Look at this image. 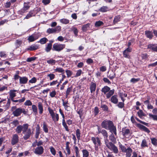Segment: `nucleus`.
Wrapping results in <instances>:
<instances>
[{"mask_svg":"<svg viewBox=\"0 0 157 157\" xmlns=\"http://www.w3.org/2000/svg\"><path fill=\"white\" fill-rule=\"evenodd\" d=\"M101 91L106 95V99L109 98L114 93V89L110 90V88L107 86H105L101 89Z\"/></svg>","mask_w":157,"mask_h":157,"instance_id":"nucleus-1","label":"nucleus"},{"mask_svg":"<svg viewBox=\"0 0 157 157\" xmlns=\"http://www.w3.org/2000/svg\"><path fill=\"white\" fill-rule=\"evenodd\" d=\"M23 133L25 134L23 136L24 139L26 140L29 139L31 135V129L30 128L28 129L29 125L28 124H23Z\"/></svg>","mask_w":157,"mask_h":157,"instance_id":"nucleus-2","label":"nucleus"},{"mask_svg":"<svg viewBox=\"0 0 157 157\" xmlns=\"http://www.w3.org/2000/svg\"><path fill=\"white\" fill-rule=\"evenodd\" d=\"M91 140L94 145L95 150L98 151L102 145L101 140L98 136L92 137Z\"/></svg>","mask_w":157,"mask_h":157,"instance_id":"nucleus-3","label":"nucleus"},{"mask_svg":"<svg viewBox=\"0 0 157 157\" xmlns=\"http://www.w3.org/2000/svg\"><path fill=\"white\" fill-rule=\"evenodd\" d=\"M130 120L132 123L135 124L136 126L140 130L146 132L147 133H149L150 132V130L146 127L141 124L137 123L134 119L133 116H132L131 117Z\"/></svg>","mask_w":157,"mask_h":157,"instance_id":"nucleus-4","label":"nucleus"},{"mask_svg":"<svg viewBox=\"0 0 157 157\" xmlns=\"http://www.w3.org/2000/svg\"><path fill=\"white\" fill-rule=\"evenodd\" d=\"M107 142H105V145L108 148L115 154H117L118 152V150L117 147L115 146L114 144L111 142H109V140H107Z\"/></svg>","mask_w":157,"mask_h":157,"instance_id":"nucleus-5","label":"nucleus"},{"mask_svg":"<svg viewBox=\"0 0 157 157\" xmlns=\"http://www.w3.org/2000/svg\"><path fill=\"white\" fill-rule=\"evenodd\" d=\"M97 126H98V132L97 133L98 134L101 133L104 139L105 143V142H107V141L106 140H108V132L105 129H102V128L100 127L98 125H97Z\"/></svg>","mask_w":157,"mask_h":157,"instance_id":"nucleus-6","label":"nucleus"},{"mask_svg":"<svg viewBox=\"0 0 157 157\" xmlns=\"http://www.w3.org/2000/svg\"><path fill=\"white\" fill-rule=\"evenodd\" d=\"M48 109L53 121L55 122L58 121L59 119V114L56 113L55 114L53 110L50 106L48 107Z\"/></svg>","mask_w":157,"mask_h":157,"instance_id":"nucleus-7","label":"nucleus"},{"mask_svg":"<svg viewBox=\"0 0 157 157\" xmlns=\"http://www.w3.org/2000/svg\"><path fill=\"white\" fill-rule=\"evenodd\" d=\"M11 110L14 117H18L21 114V107L17 108L16 106H13L11 108Z\"/></svg>","mask_w":157,"mask_h":157,"instance_id":"nucleus-8","label":"nucleus"},{"mask_svg":"<svg viewBox=\"0 0 157 157\" xmlns=\"http://www.w3.org/2000/svg\"><path fill=\"white\" fill-rule=\"evenodd\" d=\"M65 47V44H61L58 43H55L53 45L52 50L58 52L63 50Z\"/></svg>","mask_w":157,"mask_h":157,"instance_id":"nucleus-9","label":"nucleus"},{"mask_svg":"<svg viewBox=\"0 0 157 157\" xmlns=\"http://www.w3.org/2000/svg\"><path fill=\"white\" fill-rule=\"evenodd\" d=\"M113 124V122L109 120H104L101 123V126L102 128L107 129Z\"/></svg>","mask_w":157,"mask_h":157,"instance_id":"nucleus-10","label":"nucleus"},{"mask_svg":"<svg viewBox=\"0 0 157 157\" xmlns=\"http://www.w3.org/2000/svg\"><path fill=\"white\" fill-rule=\"evenodd\" d=\"M29 2H24L23 7L21 10V13H25L26 12V10H28L29 9L30 7V6L29 5Z\"/></svg>","mask_w":157,"mask_h":157,"instance_id":"nucleus-11","label":"nucleus"},{"mask_svg":"<svg viewBox=\"0 0 157 157\" xmlns=\"http://www.w3.org/2000/svg\"><path fill=\"white\" fill-rule=\"evenodd\" d=\"M19 141V136L17 134H14L11 140V144L14 145L18 143Z\"/></svg>","mask_w":157,"mask_h":157,"instance_id":"nucleus-12","label":"nucleus"},{"mask_svg":"<svg viewBox=\"0 0 157 157\" xmlns=\"http://www.w3.org/2000/svg\"><path fill=\"white\" fill-rule=\"evenodd\" d=\"M44 151V149L43 147L40 146L36 148L34 152L36 154L41 155L42 154Z\"/></svg>","mask_w":157,"mask_h":157,"instance_id":"nucleus-13","label":"nucleus"},{"mask_svg":"<svg viewBox=\"0 0 157 157\" xmlns=\"http://www.w3.org/2000/svg\"><path fill=\"white\" fill-rule=\"evenodd\" d=\"M107 130L109 131L111 134H113L116 136H117V132L116 128L114 125V124L110 127Z\"/></svg>","mask_w":157,"mask_h":157,"instance_id":"nucleus-14","label":"nucleus"},{"mask_svg":"<svg viewBox=\"0 0 157 157\" xmlns=\"http://www.w3.org/2000/svg\"><path fill=\"white\" fill-rule=\"evenodd\" d=\"M152 112L155 115L149 113V115L150 117L152 118L154 120L157 121V108H155L154 109L152 110Z\"/></svg>","mask_w":157,"mask_h":157,"instance_id":"nucleus-15","label":"nucleus"},{"mask_svg":"<svg viewBox=\"0 0 157 157\" xmlns=\"http://www.w3.org/2000/svg\"><path fill=\"white\" fill-rule=\"evenodd\" d=\"M36 14L35 11L34 10H31L26 15L24 19H29L32 17L35 16Z\"/></svg>","mask_w":157,"mask_h":157,"instance_id":"nucleus-16","label":"nucleus"},{"mask_svg":"<svg viewBox=\"0 0 157 157\" xmlns=\"http://www.w3.org/2000/svg\"><path fill=\"white\" fill-rule=\"evenodd\" d=\"M39 48V46L36 44H33L29 47L26 49L27 51H33L36 50Z\"/></svg>","mask_w":157,"mask_h":157,"instance_id":"nucleus-17","label":"nucleus"},{"mask_svg":"<svg viewBox=\"0 0 157 157\" xmlns=\"http://www.w3.org/2000/svg\"><path fill=\"white\" fill-rule=\"evenodd\" d=\"M28 79L26 76L21 77L19 79L20 84H26L27 83Z\"/></svg>","mask_w":157,"mask_h":157,"instance_id":"nucleus-18","label":"nucleus"},{"mask_svg":"<svg viewBox=\"0 0 157 157\" xmlns=\"http://www.w3.org/2000/svg\"><path fill=\"white\" fill-rule=\"evenodd\" d=\"M145 34L147 37L150 40L152 39L154 36L152 32L148 30L145 31Z\"/></svg>","mask_w":157,"mask_h":157,"instance_id":"nucleus-19","label":"nucleus"},{"mask_svg":"<svg viewBox=\"0 0 157 157\" xmlns=\"http://www.w3.org/2000/svg\"><path fill=\"white\" fill-rule=\"evenodd\" d=\"M110 101L113 103L114 104H117V103L118 101V99L117 98V95H112Z\"/></svg>","mask_w":157,"mask_h":157,"instance_id":"nucleus-20","label":"nucleus"},{"mask_svg":"<svg viewBox=\"0 0 157 157\" xmlns=\"http://www.w3.org/2000/svg\"><path fill=\"white\" fill-rule=\"evenodd\" d=\"M147 48L151 49L153 51L157 52V46L155 44H150L147 45Z\"/></svg>","mask_w":157,"mask_h":157,"instance_id":"nucleus-21","label":"nucleus"},{"mask_svg":"<svg viewBox=\"0 0 157 157\" xmlns=\"http://www.w3.org/2000/svg\"><path fill=\"white\" fill-rule=\"evenodd\" d=\"M96 84L95 83L91 82L90 85V92L92 93L94 92L96 90Z\"/></svg>","mask_w":157,"mask_h":157,"instance_id":"nucleus-22","label":"nucleus"},{"mask_svg":"<svg viewBox=\"0 0 157 157\" xmlns=\"http://www.w3.org/2000/svg\"><path fill=\"white\" fill-rule=\"evenodd\" d=\"M52 46L50 44H47L45 45V47L44 49L45 51L46 52H50L51 50L52 49Z\"/></svg>","mask_w":157,"mask_h":157,"instance_id":"nucleus-23","label":"nucleus"},{"mask_svg":"<svg viewBox=\"0 0 157 157\" xmlns=\"http://www.w3.org/2000/svg\"><path fill=\"white\" fill-rule=\"evenodd\" d=\"M73 86H70L68 87L67 89L66 92V98H67L68 95L70 94V93L72 91Z\"/></svg>","mask_w":157,"mask_h":157,"instance_id":"nucleus-24","label":"nucleus"},{"mask_svg":"<svg viewBox=\"0 0 157 157\" xmlns=\"http://www.w3.org/2000/svg\"><path fill=\"white\" fill-rule=\"evenodd\" d=\"M17 91V90H10L9 94L10 99L13 98L16 96V94L15 92Z\"/></svg>","mask_w":157,"mask_h":157,"instance_id":"nucleus-25","label":"nucleus"},{"mask_svg":"<svg viewBox=\"0 0 157 157\" xmlns=\"http://www.w3.org/2000/svg\"><path fill=\"white\" fill-rule=\"evenodd\" d=\"M140 146L142 149L148 147L147 141L145 139H144L142 140Z\"/></svg>","mask_w":157,"mask_h":157,"instance_id":"nucleus-26","label":"nucleus"},{"mask_svg":"<svg viewBox=\"0 0 157 157\" xmlns=\"http://www.w3.org/2000/svg\"><path fill=\"white\" fill-rule=\"evenodd\" d=\"M122 133L124 136H126L130 133V131L128 129L126 128H123L122 131Z\"/></svg>","mask_w":157,"mask_h":157,"instance_id":"nucleus-27","label":"nucleus"},{"mask_svg":"<svg viewBox=\"0 0 157 157\" xmlns=\"http://www.w3.org/2000/svg\"><path fill=\"white\" fill-rule=\"evenodd\" d=\"M132 152V149L130 147H128L124 152L126 153V156L127 157H131V153Z\"/></svg>","mask_w":157,"mask_h":157,"instance_id":"nucleus-28","label":"nucleus"},{"mask_svg":"<svg viewBox=\"0 0 157 157\" xmlns=\"http://www.w3.org/2000/svg\"><path fill=\"white\" fill-rule=\"evenodd\" d=\"M40 133V127L39 125L38 124L36 127V134L35 135V137L36 139H38L39 138Z\"/></svg>","mask_w":157,"mask_h":157,"instance_id":"nucleus-29","label":"nucleus"},{"mask_svg":"<svg viewBox=\"0 0 157 157\" xmlns=\"http://www.w3.org/2000/svg\"><path fill=\"white\" fill-rule=\"evenodd\" d=\"M23 129V125H19L15 129V131L17 133H21Z\"/></svg>","mask_w":157,"mask_h":157,"instance_id":"nucleus-30","label":"nucleus"},{"mask_svg":"<svg viewBox=\"0 0 157 157\" xmlns=\"http://www.w3.org/2000/svg\"><path fill=\"white\" fill-rule=\"evenodd\" d=\"M90 25V23H87L83 25L82 27V29L83 32H86L88 29Z\"/></svg>","mask_w":157,"mask_h":157,"instance_id":"nucleus-31","label":"nucleus"},{"mask_svg":"<svg viewBox=\"0 0 157 157\" xmlns=\"http://www.w3.org/2000/svg\"><path fill=\"white\" fill-rule=\"evenodd\" d=\"M121 18V16L120 15L115 16L113 21V24L115 25L118 22L120 21Z\"/></svg>","mask_w":157,"mask_h":157,"instance_id":"nucleus-32","label":"nucleus"},{"mask_svg":"<svg viewBox=\"0 0 157 157\" xmlns=\"http://www.w3.org/2000/svg\"><path fill=\"white\" fill-rule=\"evenodd\" d=\"M38 108L39 110V113L40 114H41L43 113V104L41 102H39L38 103Z\"/></svg>","mask_w":157,"mask_h":157,"instance_id":"nucleus-33","label":"nucleus"},{"mask_svg":"<svg viewBox=\"0 0 157 157\" xmlns=\"http://www.w3.org/2000/svg\"><path fill=\"white\" fill-rule=\"evenodd\" d=\"M48 41V40L46 37H43L41 38L38 41V43H40L41 44H45L47 41Z\"/></svg>","mask_w":157,"mask_h":157,"instance_id":"nucleus-34","label":"nucleus"},{"mask_svg":"<svg viewBox=\"0 0 157 157\" xmlns=\"http://www.w3.org/2000/svg\"><path fill=\"white\" fill-rule=\"evenodd\" d=\"M62 101L63 102V105L64 106L65 109L67 110V109L69 107L68 105L69 104L68 101H64V100L62 99Z\"/></svg>","mask_w":157,"mask_h":157,"instance_id":"nucleus-35","label":"nucleus"},{"mask_svg":"<svg viewBox=\"0 0 157 157\" xmlns=\"http://www.w3.org/2000/svg\"><path fill=\"white\" fill-rule=\"evenodd\" d=\"M108 8L107 6H103L101 7L98 10V11L102 12H107L108 10Z\"/></svg>","mask_w":157,"mask_h":157,"instance_id":"nucleus-36","label":"nucleus"},{"mask_svg":"<svg viewBox=\"0 0 157 157\" xmlns=\"http://www.w3.org/2000/svg\"><path fill=\"white\" fill-rule=\"evenodd\" d=\"M54 71L56 72H57L59 73H61L62 74H64V70L61 67H57L56 69L54 70Z\"/></svg>","mask_w":157,"mask_h":157,"instance_id":"nucleus-37","label":"nucleus"},{"mask_svg":"<svg viewBox=\"0 0 157 157\" xmlns=\"http://www.w3.org/2000/svg\"><path fill=\"white\" fill-rule=\"evenodd\" d=\"M69 144L70 142H67L66 143V150L67 152V154L68 155H70L71 153V151L69 146Z\"/></svg>","mask_w":157,"mask_h":157,"instance_id":"nucleus-38","label":"nucleus"},{"mask_svg":"<svg viewBox=\"0 0 157 157\" xmlns=\"http://www.w3.org/2000/svg\"><path fill=\"white\" fill-rule=\"evenodd\" d=\"M76 135L78 142L80 140L81 137L80 131L79 129H78L76 130Z\"/></svg>","mask_w":157,"mask_h":157,"instance_id":"nucleus-39","label":"nucleus"},{"mask_svg":"<svg viewBox=\"0 0 157 157\" xmlns=\"http://www.w3.org/2000/svg\"><path fill=\"white\" fill-rule=\"evenodd\" d=\"M47 62L48 64H50L51 65H54L56 62L55 60L53 59H51L47 61Z\"/></svg>","mask_w":157,"mask_h":157,"instance_id":"nucleus-40","label":"nucleus"},{"mask_svg":"<svg viewBox=\"0 0 157 157\" xmlns=\"http://www.w3.org/2000/svg\"><path fill=\"white\" fill-rule=\"evenodd\" d=\"M137 113L138 116L142 118L143 116H145V114L144 113L143 111L141 109H139V111L137 112Z\"/></svg>","mask_w":157,"mask_h":157,"instance_id":"nucleus-41","label":"nucleus"},{"mask_svg":"<svg viewBox=\"0 0 157 157\" xmlns=\"http://www.w3.org/2000/svg\"><path fill=\"white\" fill-rule=\"evenodd\" d=\"M83 157H88L89 156V152L86 149H83L82 150Z\"/></svg>","mask_w":157,"mask_h":157,"instance_id":"nucleus-42","label":"nucleus"},{"mask_svg":"<svg viewBox=\"0 0 157 157\" xmlns=\"http://www.w3.org/2000/svg\"><path fill=\"white\" fill-rule=\"evenodd\" d=\"M118 144L119 148L121 149L122 152H124L125 151H126L127 149L120 142H118Z\"/></svg>","mask_w":157,"mask_h":157,"instance_id":"nucleus-43","label":"nucleus"},{"mask_svg":"<svg viewBox=\"0 0 157 157\" xmlns=\"http://www.w3.org/2000/svg\"><path fill=\"white\" fill-rule=\"evenodd\" d=\"M74 148L76 153V157H80V156L79 150L78 147L77 146H75Z\"/></svg>","mask_w":157,"mask_h":157,"instance_id":"nucleus-44","label":"nucleus"},{"mask_svg":"<svg viewBox=\"0 0 157 157\" xmlns=\"http://www.w3.org/2000/svg\"><path fill=\"white\" fill-rule=\"evenodd\" d=\"M43 130L45 133H48V129L47 127V126L45 122H44L43 124Z\"/></svg>","mask_w":157,"mask_h":157,"instance_id":"nucleus-45","label":"nucleus"},{"mask_svg":"<svg viewBox=\"0 0 157 157\" xmlns=\"http://www.w3.org/2000/svg\"><path fill=\"white\" fill-rule=\"evenodd\" d=\"M104 24L103 22L100 21L96 22L95 23L94 25L96 27H99Z\"/></svg>","mask_w":157,"mask_h":157,"instance_id":"nucleus-46","label":"nucleus"},{"mask_svg":"<svg viewBox=\"0 0 157 157\" xmlns=\"http://www.w3.org/2000/svg\"><path fill=\"white\" fill-rule=\"evenodd\" d=\"M101 107L103 111L108 112L109 111L108 107L106 105L101 104Z\"/></svg>","mask_w":157,"mask_h":157,"instance_id":"nucleus-47","label":"nucleus"},{"mask_svg":"<svg viewBox=\"0 0 157 157\" xmlns=\"http://www.w3.org/2000/svg\"><path fill=\"white\" fill-rule=\"evenodd\" d=\"M32 35L33 36V37H34V38L35 39V40L37 39L41 36L40 33H34Z\"/></svg>","mask_w":157,"mask_h":157,"instance_id":"nucleus-48","label":"nucleus"},{"mask_svg":"<svg viewBox=\"0 0 157 157\" xmlns=\"http://www.w3.org/2000/svg\"><path fill=\"white\" fill-rule=\"evenodd\" d=\"M47 33L48 34L56 33V30L55 29L49 28L47 30Z\"/></svg>","mask_w":157,"mask_h":157,"instance_id":"nucleus-49","label":"nucleus"},{"mask_svg":"<svg viewBox=\"0 0 157 157\" xmlns=\"http://www.w3.org/2000/svg\"><path fill=\"white\" fill-rule=\"evenodd\" d=\"M151 143L155 146H157V139L155 138H153L151 139Z\"/></svg>","mask_w":157,"mask_h":157,"instance_id":"nucleus-50","label":"nucleus"},{"mask_svg":"<svg viewBox=\"0 0 157 157\" xmlns=\"http://www.w3.org/2000/svg\"><path fill=\"white\" fill-rule=\"evenodd\" d=\"M27 40L29 42H33L36 40L34 39L33 36L32 34L31 35L29 36Z\"/></svg>","mask_w":157,"mask_h":157,"instance_id":"nucleus-51","label":"nucleus"},{"mask_svg":"<svg viewBox=\"0 0 157 157\" xmlns=\"http://www.w3.org/2000/svg\"><path fill=\"white\" fill-rule=\"evenodd\" d=\"M60 22L64 24H67L69 23V21L68 19L63 18L60 20Z\"/></svg>","mask_w":157,"mask_h":157,"instance_id":"nucleus-52","label":"nucleus"},{"mask_svg":"<svg viewBox=\"0 0 157 157\" xmlns=\"http://www.w3.org/2000/svg\"><path fill=\"white\" fill-rule=\"evenodd\" d=\"M37 58V57L35 56L28 58L26 60V61L28 62H31L35 60Z\"/></svg>","mask_w":157,"mask_h":157,"instance_id":"nucleus-53","label":"nucleus"},{"mask_svg":"<svg viewBox=\"0 0 157 157\" xmlns=\"http://www.w3.org/2000/svg\"><path fill=\"white\" fill-rule=\"evenodd\" d=\"M123 54L124 57L126 58L129 59L130 58V56L128 52L124 51L123 52Z\"/></svg>","mask_w":157,"mask_h":157,"instance_id":"nucleus-54","label":"nucleus"},{"mask_svg":"<svg viewBox=\"0 0 157 157\" xmlns=\"http://www.w3.org/2000/svg\"><path fill=\"white\" fill-rule=\"evenodd\" d=\"M110 140L112 142L115 143L116 142V138L113 134H111L110 136Z\"/></svg>","mask_w":157,"mask_h":157,"instance_id":"nucleus-55","label":"nucleus"},{"mask_svg":"<svg viewBox=\"0 0 157 157\" xmlns=\"http://www.w3.org/2000/svg\"><path fill=\"white\" fill-rule=\"evenodd\" d=\"M83 110L82 108L80 109L79 110L77 111L78 114L79 115V117L80 119L82 118V117L83 114Z\"/></svg>","mask_w":157,"mask_h":157,"instance_id":"nucleus-56","label":"nucleus"},{"mask_svg":"<svg viewBox=\"0 0 157 157\" xmlns=\"http://www.w3.org/2000/svg\"><path fill=\"white\" fill-rule=\"evenodd\" d=\"M140 80V78H132L130 80V82L133 83H136Z\"/></svg>","mask_w":157,"mask_h":157,"instance_id":"nucleus-57","label":"nucleus"},{"mask_svg":"<svg viewBox=\"0 0 157 157\" xmlns=\"http://www.w3.org/2000/svg\"><path fill=\"white\" fill-rule=\"evenodd\" d=\"M62 125L65 128L66 130L68 132L69 131V129L68 126L67 125L66 122H64V121L63 122H62Z\"/></svg>","mask_w":157,"mask_h":157,"instance_id":"nucleus-58","label":"nucleus"},{"mask_svg":"<svg viewBox=\"0 0 157 157\" xmlns=\"http://www.w3.org/2000/svg\"><path fill=\"white\" fill-rule=\"evenodd\" d=\"M66 72L68 78L70 77L72 74V72L70 70H66Z\"/></svg>","mask_w":157,"mask_h":157,"instance_id":"nucleus-59","label":"nucleus"},{"mask_svg":"<svg viewBox=\"0 0 157 157\" xmlns=\"http://www.w3.org/2000/svg\"><path fill=\"white\" fill-rule=\"evenodd\" d=\"M32 109L33 111L36 114L37 113V107L35 105H33L32 106Z\"/></svg>","mask_w":157,"mask_h":157,"instance_id":"nucleus-60","label":"nucleus"},{"mask_svg":"<svg viewBox=\"0 0 157 157\" xmlns=\"http://www.w3.org/2000/svg\"><path fill=\"white\" fill-rule=\"evenodd\" d=\"M124 104L123 102H119L118 103L117 106L118 108L122 109L124 106Z\"/></svg>","mask_w":157,"mask_h":157,"instance_id":"nucleus-61","label":"nucleus"},{"mask_svg":"<svg viewBox=\"0 0 157 157\" xmlns=\"http://www.w3.org/2000/svg\"><path fill=\"white\" fill-rule=\"evenodd\" d=\"M37 81L36 78L35 77H33L29 81V83H35Z\"/></svg>","mask_w":157,"mask_h":157,"instance_id":"nucleus-62","label":"nucleus"},{"mask_svg":"<svg viewBox=\"0 0 157 157\" xmlns=\"http://www.w3.org/2000/svg\"><path fill=\"white\" fill-rule=\"evenodd\" d=\"M50 150L52 154L54 155H55L56 154V151L55 149L53 147H51L50 148Z\"/></svg>","mask_w":157,"mask_h":157,"instance_id":"nucleus-63","label":"nucleus"},{"mask_svg":"<svg viewBox=\"0 0 157 157\" xmlns=\"http://www.w3.org/2000/svg\"><path fill=\"white\" fill-rule=\"evenodd\" d=\"M48 77L49 78L50 80H52L54 79L55 77V75L53 74H50L48 75Z\"/></svg>","mask_w":157,"mask_h":157,"instance_id":"nucleus-64","label":"nucleus"}]
</instances>
